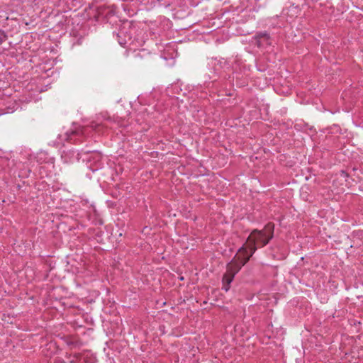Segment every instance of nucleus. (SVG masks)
I'll return each instance as SVG.
<instances>
[{
  "label": "nucleus",
  "instance_id": "obj_1",
  "mask_svg": "<svg viewBox=\"0 0 363 363\" xmlns=\"http://www.w3.org/2000/svg\"><path fill=\"white\" fill-rule=\"evenodd\" d=\"M274 225L268 223L262 230H254L249 235L246 244L242 247L247 248L250 256H252L258 247L267 245L274 235Z\"/></svg>",
  "mask_w": 363,
  "mask_h": 363
},
{
  "label": "nucleus",
  "instance_id": "obj_4",
  "mask_svg": "<svg viewBox=\"0 0 363 363\" xmlns=\"http://www.w3.org/2000/svg\"><path fill=\"white\" fill-rule=\"evenodd\" d=\"M257 38L259 45H260V43H262V40L267 41L269 39V36L267 33L264 32V33H260L257 34Z\"/></svg>",
  "mask_w": 363,
  "mask_h": 363
},
{
  "label": "nucleus",
  "instance_id": "obj_2",
  "mask_svg": "<svg viewBox=\"0 0 363 363\" xmlns=\"http://www.w3.org/2000/svg\"><path fill=\"white\" fill-rule=\"evenodd\" d=\"M250 257L251 256L248 255L246 247H240L235 257V259L228 264V272L235 276L241 267L247 262Z\"/></svg>",
  "mask_w": 363,
  "mask_h": 363
},
{
  "label": "nucleus",
  "instance_id": "obj_3",
  "mask_svg": "<svg viewBox=\"0 0 363 363\" xmlns=\"http://www.w3.org/2000/svg\"><path fill=\"white\" fill-rule=\"evenodd\" d=\"M234 277H235L234 275H233L232 274H230V272H229L228 271L224 274V276L223 277V289H224L225 291H228L229 290L230 284L232 282V281L233 280Z\"/></svg>",
  "mask_w": 363,
  "mask_h": 363
},
{
  "label": "nucleus",
  "instance_id": "obj_6",
  "mask_svg": "<svg viewBox=\"0 0 363 363\" xmlns=\"http://www.w3.org/2000/svg\"><path fill=\"white\" fill-rule=\"evenodd\" d=\"M91 155H92L93 158L96 159V162H99L101 158V154L98 152H92Z\"/></svg>",
  "mask_w": 363,
  "mask_h": 363
},
{
  "label": "nucleus",
  "instance_id": "obj_5",
  "mask_svg": "<svg viewBox=\"0 0 363 363\" xmlns=\"http://www.w3.org/2000/svg\"><path fill=\"white\" fill-rule=\"evenodd\" d=\"M112 123V119L111 117H108L105 121L102 124V126H104V127H110L111 128H112V126H110L111 123Z\"/></svg>",
  "mask_w": 363,
  "mask_h": 363
}]
</instances>
